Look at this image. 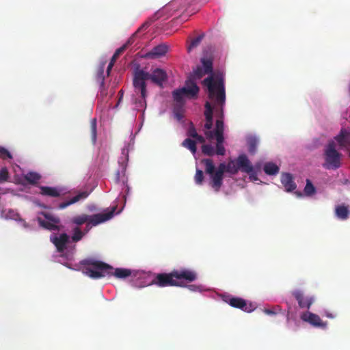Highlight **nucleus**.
Returning <instances> with one entry per match:
<instances>
[{"instance_id":"obj_1","label":"nucleus","mask_w":350,"mask_h":350,"mask_svg":"<svg viewBox=\"0 0 350 350\" xmlns=\"http://www.w3.org/2000/svg\"><path fill=\"white\" fill-rule=\"evenodd\" d=\"M82 271L92 279H99L107 275H114L117 278L124 279L131 275L135 276V271L129 269L113 268L109 265L94 258H87L81 261Z\"/></svg>"},{"instance_id":"obj_2","label":"nucleus","mask_w":350,"mask_h":350,"mask_svg":"<svg viewBox=\"0 0 350 350\" xmlns=\"http://www.w3.org/2000/svg\"><path fill=\"white\" fill-rule=\"evenodd\" d=\"M197 278L198 274L194 270L181 268L179 269H174L170 273H157L152 279L150 284L159 287H185L186 283L193 282Z\"/></svg>"},{"instance_id":"obj_3","label":"nucleus","mask_w":350,"mask_h":350,"mask_svg":"<svg viewBox=\"0 0 350 350\" xmlns=\"http://www.w3.org/2000/svg\"><path fill=\"white\" fill-rule=\"evenodd\" d=\"M167 79L166 72L161 68H156L149 73L143 70H137L134 73L133 86L135 92H140L142 97H146V81L150 79L154 83L162 86L163 82Z\"/></svg>"},{"instance_id":"obj_4","label":"nucleus","mask_w":350,"mask_h":350,"mask_svg":"<svg viewBox=\"0 0 350 350\" xmlns=\"http://www.w3.org/2000/svg\"><path fill=\"white\" fill-rule=\"evenodd\" d=\"M207 88L208 97L215 106L222 107L226 101L224 81L221 77H214L213 75L202 81Z\"/></svg>"},{"instance_id":"obj_5","label":"nucleus","mask_w":350,"mask_h":350,"mask_svg":"<svg viewBox=\"0 0 350 350\" xmlns=\"http://www.w3.org/2000/svg\"><path fill=\"white\" fill-rule=\"evenodd\" d=\"M201 163L205 166L206 173L211 176V187L216 192L219 191L223 184L224 174L227 172L226 164L225 163H219L217 170L215 171V165L212 159H203Z\"/></svg>"},{"instance_id":"obj_6","label":"nucleus","mask_w":350,"mask_h":350,"mask_svg":"<svg viewBox=\"0 0 350 350\" xmlns=\"http://www.w3.org/2000/svg\"><path fill=\"white\" fill-rule=\"evenodd\" d=\"M116 210V206H113L110 210H107L104 213H98L93 215L82 214L81 215H77L73 217L72 221L73 224L79 226L85 223H87L88 226H89L90 224H92V226H96L112 218Z\"/></svg>"},{"instance_id":"obj_7","label":"nucleus","mask_w":350,"mask_h":350,"mask_svg":"<svg viewBox=\"0 0 350 350\" xmlns=\"http://www.w3.org/2000/svg\"><path fill=\"white\" fill-rule=\"evenodd\" d=\"M224 124L222 118L217 119L215 122V128L213 131H204V135L209 140L214 137L216 139V146L215 154L224 156L226 154V148L224 146Z\"/></svg>"},{"instance_id":"obj_8","label":"nucleus","mask_w":350,"mask_h":350,"mask_svg":"<svg viewBox=\"0 0 350 350\" xmlns=\"http://www.w3.org/2000/svg\"><path fill=\"white\" fill-rule=\"evenodd\" d=\"M325 163L323 166L326 169H338L340 167L341 154L336 149L335 143L332 141L325 146L324 150Z\"/></svg>"},{"instance_id":"obj_9","label":"nucleus","mask_w":350,"mask_h":350,"mask_svg":"<svg viewBox=\"0 0 350 350\" xmlns=\"http://www.w3.org/2000/svg\"><path fill=\"white\" fill-rule=\"evenodd\" d=\"M42 215L46 220L40 217L38 218V224L41 227L50 231H59L62 228L63 226L60 225V219L58 217L48 213H43Z\"/></svg>"},{"instance_id":"obj_10","label":"nucleus","mask_w":350,"mask_h":350,"mask_svg":"<svg viewBox=\"0 0 350 350\" xmlns=\"http://www.w3.org/2000/svg\"><path fill=\"white\" fill-rule=\"evenodd\" d=\"M150 25V23L148 21H146L142 24L141 27L137 29V31L133 34V36L131 37L124 44H123L121 47L115 51L110 61L116 62L119 56L127 49V47L133 43L134 36L140 31L146 30Z\"/></svg>"},{"instance_id":"obj_11","label":"nucleus","mask_w":350,"mask_h":350,"mask_svg":"<svg viewBox=\"0 0 350 350\" xmlns=\"http://www.w3.org/2000/svg\"><path fill=\"white\" fill-rule=\"evenodd\" d=\"M292 295L297 300L300 308L310 309V306L314 301L312 296H305L304 293L300 290H295L292 292Z\"/></svg>"},{"instance_id":"obj_12","label":"nucleus","mask_w":350,"mask_h":350,"mask_svg":"<svg viewBox=\"0 0 350 350\" xmlns=\"http://www.w3.org/2000/svg\"><path fill=\"white\" fill-rule=\"evenodd\" d=\"M301 319L314 327L325 328L327 326V323L323 322L319 316L308 311L301 314Z\"/></svg>"},{"instance_id":"obj_13","label":"nucleus","mask_w":350,"mask_h":350,"mask_svg":"<svg viewBox=\"0 0 350 350\" xmlns=\"http://www.w3.org/2000/svg\"><path fill=\"white\" fill-rule=\"evenodd\" d=\"M180 90H183V94H184L185 97L189 98L197 97L199 92L198 86L191 77H188L185 81V86L182 88H180Z\"/></svg>"},{"instance_id":"obj_14","label":"nucleus","mask_w":350,"mask_h":350,"mask_svg":"<svg viewBox=\"0 0 350 350\" xmlns=\"http://www.w3.org/2000/svg\"><path fill=\"white\" fill-rule=\"evenodd\" d=\"M50 241L54 244L57 252H63L66 249V245L69 241V236L66 233L59 235L52 234Z\"/></svg>"},{"instance_id":"obj_15","label":"nucleus","mask_w":350,"mask_h":350,"mask_svg":"<svg viewBox=\"0 0 350 350\" xmlns=\"http://www.w3.org/2000/svg\"><path fill=\"white\" fill-rule=\"evenodd\" d=\"M168 51V46L165 44H159L144 55L146 59H157L164 56Z\"/></svg>"},{"instance_id":"obj_16","label":"nucleus","mask_w":350,"mask_h":350,"mask_svg":"<svg viewBox=\"0 0 350 350\" xmlns=\"http://www.w3.org/2000/svg\"><path fill=\"white\" fill-rule=\"evenodd\" d=\"M228 303L232 307L241 309L247 312H252L254 310L251 304L248 305L246 301L241 297H231L228 301Z\"/></svg>"},{"instance_id":"obj_17","label":"nucleus","mask_w":350,"mask_h":350,"mask_svg":"<svg viewBox=\"0 0 350 350\" xmlns=\"http://www.w3.org/2000/svg\"><path fill=\"white\" fill-rule=\"evenodd\" d=\"M237 163L239 170L243 172L250 174L254 170L252 165L245 154L239 155L237 159Z\"/></svg>"},{"instance_id":"obj_18","label":"nucleus","mask_w":350,"mask_h":350,"mask_svg":"<svg viewBox=\"0 0 350 350\" xmlns=\"http://www.w3.org/2000/svg\"><path fill=\"white\" fill-rule=\"evenodd\" d=\"M334 138L341 148H346L350 146V132L345 129H342L339 134Z\"/></svg>"},{"instance_id":"obj_19","label":"nucleus","mask_w":350,"mask_h":350,"mask_svg":"<svg viewBox=\"0 0 350 350\" xmlns=\"http://www.w3.org/2000/svg\"><path fill=\"white\" fill-rule=\"evenodd\" d=\"M281 183L284 187L285 190L288 192L295 190L297 187L295 183L293 181L292 175L289 173H284L282 174Z\"/></svg>"},{"instance_id":"obj_20","label":"nucleus","mask_w":350,"mask_h":350,"mask_svg":"<svg viewBox=\"0 0 350 350\" xmlns=\"http://www.w3.org/2000/svg\"><path fill=\"white\" fill-rule=\"evenodd\" d=\"M89 195L90 192L87 191H81L77 196L72 198L70 200L60 203L59 204V208L60 209H64L70 204H75L81 200L85 199Z\"/></svg>"},{"instance_id":"obj_21","label":"nucleus","mask_w":350,"mask_h":350,"mask_svg":"<svg viewBox=\"0 0 350 350\" xmlns=\"http://www.w3.org/2000/svg\"><path fill=\"white\" fill-rule=\"evenodd\" d=\"M40 193L43 196L51 197H58L61 195V191L55 187L42 186L40 187Z\"/></svg>"},{"instance_id":"obj_22","label":"nucleus","mask_w":350,"mask_h":350,"mask_svg":"<svg viewBox=\"0 0 350 350\" xmlns=\"http://www.w3.org/2000/svg\"><path fill=\"white\" fill-rule=\"evenodd\" d=\"M335 213L336 216L342 220L347 219L349 215L348 206L345 205L337 206L335 208Z\"/></svg>"},{"instance_id":"obj_23","label":"nucleus","mask_w":350,"mask_h":350,"mask_svg":"<svg viewBox=\"0 0 350 350\" xmlns=\"http://www.w3.org/2000/svg\"><path fill=\"white\" fill-rule=\"evenodd\" d=\"M264 172L268 175H275L279 172V167L272 162L266 163L264 165Z\"/></svg>"},{"instance_id":"obj_24","label":"nucleus","mask_w":350,"mask_h":350,"mask_svg":"<svg viewBox=\"0 0 350 350\" xmlns=\"http://www.w3.org/2000/svg\"><path fill=\"white\" fill-rule=\"evenodd\" d=\"M182 146L189 149L193 154H196L197 151L196 142L190 138L185 139L182 142Z\"/></svg>"},{"instance_id":"obj_25","label":"nucleus","mask_w":350,"mask_h":350,"mask_svg":"<svg viewBox=\"0 0 350 350\" xmlns=\"http://www.w3.org/2000/svg\"><path fill=\"white\" fill-rule=\"evenodd\" d=\"M206 74L208 73L204 70L202 67L198 66L195 70H193V72L189 77H191L195 81L196 79H200Z\"/></svg>"},{"instance_id":"obj_26","label":"nucleus","mask_w":350,"mask_h":350,"mask_svg":"<svg viewBox=\"0 0 350 350\" xmlns=\"http://www.w3.org/2000/svg\"><path fill=\"white\" fill-rule=\"evenodd\" d=\"M90 134L93 144H95L97 138V121L96 118L90 120Z\"/></svg>"},{"instance_id":"obj_27","label":"nucleus","mask_w":350,"mask_h":350,"mask_svg":"<svg viewBox=\"0 0 350 350\" xmlns=\"http://www.w3.org/2000/svg\"><path fill=\"white\" fill-rule=\"evenodd\" d=\"M25 180L30 184H36L41 178L40 174L36 172H28L24 176Z\"/></svg>"},{"instance_id":"obj_28","label":"nucleus","mask_w":350,"mask_h":350,"mask_svg":"<svg viewBox=\"0 0 350 350\" xmlns=\"http://www.w3.org/2000/svg\"><path fill=\"white\" fill-rule=\"evenodd\" d=\"M204 116L206 122H213V107L211 103L208 101L205 103Z\"/></svg>"},{"instance_id":"obj_29","label":"nucleus","mask_w":350,"mask_h":350,"mask_svg":"<svg viewBox=\"0 0 350 350\" xmlns=\"http://www.w3.org/2000/svg\"><path fill=\"white\" fill-rule=\"evenodd\" d=\"M201 63L202 64L204 70L208 74L213 72V61L211 59L202 58Z\"/></svg>"},{"instance_id":"obj_30","label":"nucleus","mask_w":350,"mask_h":350,"mask_svg":"<svg viewBox=\"0 0 350 350\" xmlns=\"http://www.w3.org/2000/svg\"><path fill=\"white\" fill-rule=\"evenodd\" d=\"M316 192V189L314 186L312 185V182L309 180H306V184L304 188V193L306 196H310L314 194Z\"/></svg>"},{"instance_id":"obj_31","label":"nucleus","mask_w":350,"mask_h":350,"mask_svg":"<svg viewBox=\"0 0 350 350\" xmlns=\"http://www.w3.org/2000/svg\"><path fill=\"white\" fill-rule=\"evenodd\" d=\"M248 151L250 153L255 154L258 145V140L255 137H251L248 139Z\"/></svg>"},{"instance_id":"obj_32","label":"nucleus","mask_w":350,"mask_h":350,"mask_svg":"<svg viewBox=\"0 0 350 350\" xmlns=\"http://www.w3.org/2000/svg\"><path fill=\"white\" fill-rule=\"evenodd\" d=\"M202 152L204 155L212 157L215 154V148L210 144H204L202 146Z\"/></svg>"},{"instance_id":"obj_33","label":"nucleus","mask_w":350,"mask_h":350,"mask_svg":"<svg viewBox=\"0 0 350 350\" xmlns=\"http://www.w3.org/2000/svg\"><path fill=\"white\" fill-rule=\"evenodd\" d=\"M226 167H227V172H229L233 175L237 174V172L239 171V167H238L237 163H234V162L233 161H229L228 163V164L226 165Z\"/></svg>"},{"instance_id":"obj_34","label":"nucleus","mask_w":350,"mask_h":350,"mask_svg":"<svg viewBox=\"0 0 350 350\" xmlns=\"http://www.w3.org/2000/svg\"><path fill=\"white\" fill-rule=\"evenodd\" d=\"M183 90L177 89L174 90L172 93L174 100L179 103H182L183 102V98L185 97L183 94Z\"/></svg>"},{"instance_id":"obj_35","label":"nucleus","mask_w":350,"mask_h":350,"mask_svg":"<svg viewBox=\"0 0 350 350\" xmlns=\"http://www.w3.org/2000/svg\"><path fill=\"white\" fill-rule=\"evenodd\" d=\"M83 237V232L80 230L79 228L76 227L73 230V234L72 236V240L74 242H77L80 241Z\"/></svg>"},{"instance_id":"obj_36","label":"nucleus","mask_w":350,"mask_h":350,"mask_svg":"<svg viewBox=\"0 0 350 350\" xmlns=\"http://www.w3.org/2000/svg\"><path fill=\"white\" fill-rule=\"evenodd\" d=\"M0 159L5 160L12 159L11 153L5 148L0 146Z\"/></svg>"},{"instance_id":"obj_37","label":"nucleus","mask_w":350,"mask_h":350,"mask_svg":"<svg viewBox=\"0 0 350 350\" xmlns=\"http://www.w3.org/2000/svg\"><path fill=\"white\" fill-rule=\"evenodd\" d=\"M195 182L197 185H202L204 180V174L201 170L197 169L194 176Z\"/></svg>"},{"instance_id":"obj_38","label":"nucleus","mask_w":350,"mask_h":350,"mask_svg":"<svg viewBox=\"0 0 350 350\" xmlns=\"http://www.w3.org/2000/svg\"><path fill=\"white\" fill-rule=\"evenodd\" d=\"M9 178V172L6 167L0 170V184L6 182Z\"/></svg>"},{"instance_id":"obj_39","label":"nucleus","mask_w":350,"mask_h":350,"mask_svg":"<svg viewBox=\"0 0 350 350\" xmlns=\"http://www.w3.org/2000/svg\"><path fill=\"white\" fill-rule=\"evenodd\" d=\"M203 37L204 35H200L199 36L193 39L191 42L190 45L188 46V51H190L193 48H195L197 46H198L200 42L202 41Z\"/></svg>"},{"instance_id":"obj_40","label":"nucleus","mask_w":350,"mask_h":350,"mask_svg":"<svg viewBox=\"0 0 350 350\" xmlns=\"http://www.w3.org/2000/svg\"><path fill=\"white\" fill-rule=\"evenodd\" d=\"M96 80L98 83H103L105 81L104 68L100 67L96 72Z\"/></svg>"},{"instance_id":"obj_41","label":"nucleus","mask_w":350,"mask_h":350,"mask_svg":"<svg viewBox=\"0 0 350 350\" xmlns=\"http://www.w3.org/2000/svg\"><path fill=\"white\" fill-rule=\"evenodd\" d=\"M174 114L175 118L178 121H180L184 117L183 109L180 107L174 108Z\"/></svg>"},{"instance_id":"obj_42","label":"nucleus","mask_w":350,"mask_h":350,"mask_svg":"<svg viewBox=\"0 0 350 350\" xmlns=\"http://www.w3.org/2000/svg\"><path fill=\"white\" fill-rule=\"evenodd\" d=\"M187 135L192 138H195L198 135L192 122L190 123L189 126Z\"/></svg>"},{"instance_id":"obj_43","label":"nucleus","mask_w":350,"mask_h":350,"mask_svg":"<svg viewBox=\"0 0 350 350\" xmlns=\"http://www.w3.org/2000/svg\"><path fill=\"white\" fill-rule=\"evenodd\" d=\"M142 97V99L136 101V105H137V107L138 108V109H139V108H143V107H146V97Z\"/></svg>"},{"instance_id":"obj_44","label":"nucleus","mask_w":350,"mask_h":350,"mask_svg":"<svg viewBox=\"0 0 350 350\" xmlns=\"http://www.w3.org/2000/svg\"><path fill=\"white\" fill-rule=\"evenodd\" d=\"M107 90H99V94H98V98H100L102 101H104V99L105 98L107 97Z\"/></svg>"},{"instance_id":"obj_45","label":"nucleus","mask_w":350,"mask_h":350,"mask_svg":"<svg viewBox=\"0 0 350 350\" xmlns=\"http://www.w3.org/2000/svg\"><path fill=\"white\" fill-rule=\"evenodd\" d=\"M194 139L196 140L197 142L201 144H204L205 142V138L200 135H198V136H196Z\"/></svg>"},{"instance_id":"obj_46","label":"nucleus","mask_w":350,"mask_h":350,"mask_svg":"<svg viewBox=\"0 0 350 350\" xmlns=\"http://www.w3.org/2000/svg\"><path fill=\"white\" fill-rule=\"evenodd\" d=\"M123 95H124L123 90H120L118 92V96H119L118 101L116 105L115 106V107H117L118 106V105L120 103V102L123 98Z\"/></svg>"},{"instance_id":"obj_47","label":"nucleus","mask_w":350,"mask_h":350,"mask_svg":"<svg viewBox=\"0 0 350 350\" xmlns=\"http://www.w3.org/2000/svg\"><path fill=\"white\" fill-rule=\"evenodd\" d=\"M115 62H113L111 61H110L108 66H107V75L109 76V74H110V72H111V70L112 69L113 65H114Z\"/></svg>"},{"instance_id":"obj_48","label":"nucleus","mask_w":350,"mask_h":350,"mask_svg":"<svg viewBox=\"0 0 350 350\" xmlns=\"http://www.w3.org/2000/svg\"><path fill=\"white\" fill-rule=\"evenodd\" d=\"M212 126H213V122H206V123L204 124V129L206 130L205 131H211Z\"/></svg>"},{"instance_id":"obj_49","label":"nucleus","mask_w":350,"mask_h":350,"mask_svg":"<svg viewBox=\"0 0 350 350\" xmlns=\"http://www.w3.org/2000/svg\"><path fill=\"white\" fill-rule=\"evenodd\" d=\"M187 286L189 288V290L192 291H196L198 289V287L195 285H189Z\"/></svg>"},{"instance_id":"obj_50","label":"nucleus","mask_w":350,"mask_h":350,"mask_svg":"<svg viewBox=\"0 0 350 350\" xmlns=\"http://www.w3.org/2000/svg\"><path fill=\"white\" fill-rule=\"evenodd\" d=\"M99 84V90H107V88L105 86V81H103V83H98Z\"/></svg>"},{"instance_id":"obj_51","label":"nucleus","mask_w":350,"mask_h":350,"mask_svg":"<svg viewBox=\"0 0 350 350\" xmlns=\"http://www.w3.org/2000/svg\"><path fill=\"white\" fill-rule=\"evenodd\" d=\"M265 312L267 314H273L275 312L270 309H265Z\"/></svg>"},{"instance_id":"obj_52","label":"nucleus","mask_w":350,"mask_h":350,"mask_svg":"<svg viewBox=\"0 0 350 350\" xmlns=\"http://www.w3.org/2000/svg\"><path fill=\"white\" fill-rule=\"evenodd\" d=\"M295 193L297 195V196L299 197H301L302 196V193L301 192H295Z\"/></svg>"},{"instance_id":"obj_53","label":"nucleus","mask_w":350,"mask_h":350,"mask_svg":"<svg viewBox=\"0 0 350 350\" xmlns=\"http://www.w3.org/2000/svg\"><path fill=\"white\" fill-rule=\"evenodd\" d=\"M125 151H126V150H125V149H123V150H122V153L124 154Z\"/></svg>"}]
</instances>
